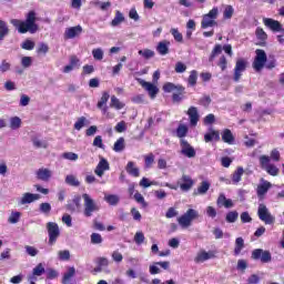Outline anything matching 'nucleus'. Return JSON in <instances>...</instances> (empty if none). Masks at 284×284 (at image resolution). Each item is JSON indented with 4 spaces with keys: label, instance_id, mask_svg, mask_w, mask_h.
<instances>
[{
    "label": "nucleus",
    "instance_id": "nucleus-6",
    "mask_svg": "<svg viewBox=\"0 0 284 284\" xmlns=\"http://www.w3.org/2000/svg\"><path fill=\"white\" fill-rule=\"evenodd\" d=\"M47 231L49 236V245H54L59 236H61V230L59 229V224H57L55 222H48Z\"/></svg>",
    "mask_w": 284,
    "mask_h": 284
},
{
    "label": "nucleus",
    "instance_id": "nucleus-54",
    "mask_svg": "<svg viewBox=\"0 0 284 284\" xmlns=\"http://www.w3.org/2000/svg\"><path fill=\"white\" fill-rule=\"evenodd\" d=\"M93 4L99 7L100 10H102V11H105V10H108V8L112 7V2H110V1H106V2L94 1Z\"/></svg>",
    "mask_w": 284,
    "mask_h": 284
},
{
    "label": "nucleus",
    "instance_id": "nucleus-19",
    "mask_svg": "<svg viewBox=\"0 0 284 284\" xmlns=\"http://www.w3.org/2000/svg\"><path fill=\"white\" fill-rule=\"evenodd\" d=\"M108 101H110V93L108 91H104L100 101L98 102V108L99 110H102L103 114L108 113Z\"/></svg>",
    "mask_w": 284,
    "mask_h": 284
},
{
    "label": "nucleus",
    "instance_id": "nucleus-4",
    "mask_svg": "<svg viewBox=\"0 0 284 284\" xmlns=\"http://www.w3.org/2000/svg\"><path fill=\"white\" fill-rule=\"evenodd\" d=\"M265 63H267V53L263 49H256L252 68L255 72H261L265 68Z\"/></svg>",
    "mask_w": 284,
    "mask_h": 284
},
{
    "label": "nucleus",
    "instance_id": "nucleus-30",
    "mask_svg": "<svg viewBox=\"0 0 284 284\" xmlns=\"http://www.w3.org/2000/svg\"><path fill=\"white\" fill-rule=\"evenodd\" d=\"M64 182L67 183V185H71V187H79V185H81L79 179H77V176L73 174L67 175Z\"/></svg>",
    "mask_w": 284,
    "mask_h": 284
},
{
    "label": "nucleus",
    "instance_id": "nucleus-58",
    "mask_svg": "<svg viewBox=\"0 0 284 284\" xmlns=\"http://www.w3.org/2000/svg\"><path fill=\"white\" fill-rule=\"evenodd\" d=\"M59 277V272H57V270L54 268H49L47 271V278L49 281H54V278H58Z\"/></svg>",
    "mask_w": 284,
    "mask_h": 284
},
{
    "label": "nucleus",
    "instance_id": "nucleus-55",
    "mask_svg": "<svg viewBox=\"0 0 284 284\" xmlns=\"http://www.w3.org/2000/svg\"><path fill=\"white\" fill-rule=\"evenodd\" d=\"M58 258L59 261H70V251H59L58 252Z\"/></svg>",
    "mask_w": 284,
    "mask_h": 284
},
{
    "label": "nucleus",
    "instance_id": "nucleus-25",
    "mask_svg": "<svg viewBox=\"0 0 284 284\" xmlns=\"http://www.w3.org/2000/svg\"><path fill=\"white\" fill-rule=\"evenodd\" d=\"M245 173V170L243 169V166H239L234 173L232 174V182L234 185H237V183H241V179L243 176V174Z\"/></svg>",
    "mask_w": 284,
    "mask_h": 284
},
{
    "label": "nucleus",
    "instance_id": "nucleus-28",
    "mask_svg": "<svg viewBox=\"0 0 284 284\" xmlns=\"http://www.w3.org/2000/svg\"><path fill=\"white\" fill-rule=\"evenodd\" d=\"M222 141H224V143H229V145H232L234 143V135L232 134V131L230 129H225L223 131Z\"/></svg>",
    "mask_w": 284,
    "mask_h": 284
},
{
    "label": "nucleus",
    "instance_id": "nucleus-16",
    "mask_svg": "<svg viewBox=\"0 0 284 284\" xmlns=\"http://www.w3.org/2000/svg\"><path fill=\"white\" fill-rule=\"evenodd\" d=\"M108 170H110V163L108 162V160H105V158H101L94 170V173L97 174V176H103V174Z\"/></svg>",
    "mask_w": 284,
    "mask_h": 284
},
{
    "label": "nucleus",
    "instance_id": "nucleus-60",
    "mask_svg": "<svg viewBox=\"0 0 284 284\" xmlns=\"http://www.w3.org/2000/svg\"><path fill=\"white\" fill-rule=\"evenodd\" d=\"M24 250L29 256H37L39 254V250L34 246L27 245L24 246Z\"/></svg>",
    "mask_w": 284,
    "mask_h": 284
},
{
    "label": "nucleus",
    "instance_id": "nucleus-8",
    "mask_svg": "<svg viewBox=\"0 0 284 284\" xmlns=\"http://www.w3.org/2000/svg\"><path fill=\"white\" fill-rule=\"evenodd\" d=\"M260 165L270 174L271 176H278V168L276 165L270 163V156L261 155L260 156Z\"/></svg>",
    "mask_w": 284,
    "mask_h": 284
},
{
    "label": "nucleus",
    "instance_id": "nucleus-20",
    "mask_svg": "<svg viewBox=\"0 0 284 284\" xmlns=\"http://www.w3.org/2000/svg\"><path fill=\"white\" fill-rule=\"evenodd\" d=\"M189 119H190V123L191 125H196V123H199V109H196V106H191L187 112H186Z\"/></svg>",
    "mask_w": 284,
    "mask_h": 284
},
{
    "label": "nucleus",
    "instance_id": "nucleus-41",
    "mask_svg": "<svg viewBox=\"0 0 284 284\" xmlns=\"http://www.w3.org/2000/svg\"><path fill=\"white\" fill-rule=\"evenodd\" d=\"M232 17H234V7L226 4L224 7V11H223V18L224 19H231Z\"/></svg>",
    "mask_w": 284,
    "mask_h": 284
},
{
    "label": "nucleus",
    "instance_id": "nucleus-38",
    "mask_svg": "<svg viewBox=\"0 0 284 284\" xmlns=\"http://www.w3.org/2000/svg\"><path fill=\"white\" fill-rule=\"evenodd\" d=\"M226 223H236L239 221V212L230 211L225 217Z\"/></svg>",
    "mask_w": 284,
    "mask_h": 284
},
{
    "label": "nucleus",
    "instance_id": "nucleus-9",
    "mask_svg": "<svg viewBox=\"0 0 284 284\" xmlns=\"http://www.w3.org/2000/svg\"><path fill=\"white\" fill-rule=\"evenodd\" d=\"M247 70V61L243 58L237 59L234 68L233 81L239 83L241 81V77H243V72Z\"/></svg>",
    "mask_w": 284,
    "mask_h": 284
},
{
    "label": "nucleus",
    "instance_id": "nucleus-56",
    "mask_svg": "<svg viewBox=\"0 0 284 284\" xmlns=\"http://www.w3.org/2000/svg\"><path fill=\"white\" fill-rule=\"evenodd\" d=\"M185 70H187V65H185V63L179 61L175 63V72L178 74H183V72H185Z\"/></svg>",
    "mask_w": 284,
    "mask_h": 284
},
{
    "label": "nucleus",
    "instance_id": "nucleus-11",
    "mask_svg": "<svg viewBox=\"0 0 284 284\" xmlns=\"http://www.w3.org/2000/svg\"><path fill=\"white\" fill-rule=\"evenodd\" d=\"M138 82L140 83V85H142V88H144V90H146L152 99H156V94H159L158 85H154L152 82H148L143 79H138Z\"/></svg>",
    "mask_w": 284,
    "mask_h": 284
},
{
    "label": "nucleus",
    "instance_id": "nucleus-48",
    "mask_svg": "<svg viewBox=\"0 0 284 284\" xmlns=\"http://www.w3.org/2000/svg\"><path fill=\"white\" fill-rule=\"evenodd\" d=\"M91 243L92 245H101V243H103V237L99 233H92Z\"/></svg>",
    "mask_w": 284,
    "mask_h": 284
},
{
    "label": "nucleus",
    "instance_id": "nucleus-64",
    "mask_svg": "<svg viewBox=\"0 0 284 284\" xmlns=\"http://www.w3.org/2000/svg\"><path fill=\"white\" fill-rule=\"evenodd\" d=\"M261 282V277L258 275L253 274L247 278V284H258Z\"/></svg>",
    "mask_w": 284,
    "mask_h": 284
},
{
    "label": "nucleus",
    "instance_id": "nucleus-59",
    "mask_svg": "<svg viewBox=\"0 0 284 284\" xmlns=\"http://www.w3.org/2000/svg\"><path fill=\"white\" fill-rule=\"evenodd\" d=\"M22 50H34V41L24 40L21 44Z\"/></svg>",
    "mask_w": 284,
    "mask_h": 284
},
{
    "label": "nucleus",
    "instance_id": "nucleus-14",
    "mask_svg": "<svg viewBox=\"0 0 284 284\" xmlns=\"http://www.w3.org/2000/svg\"><path fill=\"white\" fill-rule=\"evenodd\" d=\"M81 32H83V27L81 26L67 28L64 31V39H74L79 37Z\"/></svg>",
    "mask_w": 284,
    "mask_h": 284
},
{
    "label": "nucleus",
    "instance_id": "nucleus-13",
    "mask_svg": "<svg viewBox=\"0 0 284 284\" xmlns=\"http://www.w3.org/2000/svg\"><path fill=\"white\" fill-rule=\"evenodd\" d=\"M191 187H194V180L190 175L183 174L180 179V189L182 192H190Z\"/></svg>",
    "mask_w": 284,
    "mask_h": 284
},
{
    "label": "nucleus",
    "instance_id": "nucleus-42",
    "mask_svg": "<svg viewBox=\"0 0 284 284\" xmlns=\"http://www.w3.org/2000/svg\"><path fill=\"white\" fill-rule=\"evenodd\" d=\"M85 123H88V119L85 116H81L74 123V130L81 131V129L85 128Z\"/></svg>",
    "mask_w": 284,
    "mask_h": 284
},
{
    "label": "nucleus",
    "instance_id": "nucleus-49",
    "mask_svg": "<svg viewBox=\"0 0 284 284\" xmlns=\"http://www.w3.org/2000/svg\"><path fill=\"white\" fill-rule=\"evenodd\" d=\"M140 57H143L144 59H152L154 58V51L150 49H143L139 51Z\"/></svg>",
    "mask_w": 284,
    "mask_h": 284
},
{
    "label": "nucleus",
    "instance_id": "nucleus-7",
    "mask_svg": "<svg viewBox=\"0 0 284 284\" xmlns=\"http://www.w3.org/2000/svg\"><path fill=\"white\" fill-rule=\"evenodd\" d=\"M251 258L261 263H272V253L267 250L255 248L252 251Z\"/></svg>",
    "mask_w": 284,
    "mask_h": 284
},
{
    "label": "nucleus",
    "instance_id": "nucleus-61",
    "mask_svg": "<svg viewBox=\"0 0 284 284\" xmlns=\"http://www.w3.org/2000/svg\"><path fill=\"white\" fill-rule=\"evenodd\" d=\"M12 68V64L8 60H2L0 63V72H8Z\"/></svg>",
    "mask_w": 284,
    "mask_h": 284
},
{
    "label": "nucleus",
    "instance_id": "nucleus-45",
    "mask_svg": "<svg viewBox=\"0 0 284 284\" xmlns=\"http://www.w3.org/2000/svg\"><path fill=\"white\" fill-rule=\"evenodd\" d=\"M197 79H199V73L196 72V70L191 71L187 80L189 85H191L192 88L193 85H196Z\"/></svg>",
    "mask_w": 284,
    "mask_h": 284
},
{
    "label": "nucleus",
    "instance_id": "nucleus-43",
    "mask_svg": "<svg viewBox=\"0 0 284 284\" xmlns=\"http://www.w3.org/2000/svg\"><path fill=\"white\" fill-rule=\"evenodd\" d=\"M32 274L36 276H43L45 274V266H43V263H39L33 270Z\"/></svg>",
    "mask_w": 284,
    "mask_h": 284
},
{
    "label": "nucleus",
    "instance_id": "nucleus-44",
    "mask_svg": "<svg viewBox=\"0 0 284 284\" xmlns=\"http://www.w3.org/2000/svg\"><path fill=\"white\" fill-rule=\"evenodd\" d=\"M11 130H19L21 128V119L19 116H13L10 119Z\"/></svg>",
    "mask_w": 284,
    "mask_h": 284
},
{
    "label": "nucleus",
    "instance_id": "nucleus-2",
    "mask_svg": "<svg viewBox=\"0 0 284 284\" xmlns=\"http://www.w3.org/2000/svg\"><path fill=\"white\" fill-rule=\"evenodd\" d=\"M82 199L84 201V210L83 214L87 219H90L92 216L93 212H99L101 210V206L90 196L88 193L82 194Z\"/></svg>",
    "mask_w": 284,
    "mask_h": 284
},
{
    "label": "nucleus",
    "instance_id": "nucleus-52",
    "mask_svg": "<svg viewBox=\"0 0 284 284\" xmlns=\"http://www.w3.org/2000/svg\"><path fill=\"white\" fill-rule=\"evenodd\" d=\"M144 242L145 235L143 234V232H136L134 235V243H136V245H143Z\"/></svg>",
    "mask_w": 284,
    "mask_h": 284
},
{
    "label": "nucleus",
    "instance_id": "nucleus-31",
    "mask_svg": "<svg viewBox=\"0 0 284 284\" xmlns=\"http://www.w3.org/2000/svg\"><path fill=\"white\" fill-rule=\"evenodd\" d=\"M256 38L262 41L261 43H258V45H265V41H267V33L265 32V30H263V28L258 27L255 31Z\"/></svg>",
    "mask_w": 284,
    "mask_h": 284
},
{
    "label": "nucleus",
    "instance_id": "nucleus-3",
    "mask_svg": "<svg viewBox=\"0 0 284 284\" xmlns=\"http://www.w3.org/2000/svg\"><path fill=\"white\" fill-rule=\"evenodd\" d=\"M199 219V211L194 209H189L183 215L178 217V223L183 230L192 225V221Z\"/></svg>",
    "mask_w": 284,
    "mask_h": 284
},
{
    "label": "nucleus",
    "instance_id": "nucleus-50",
    "mask_svg": "<svg viewBox=\"0 0 284 284\" xmlns=\"http://www.w3.org/2000/svg\"><path fill=\"white\" fill-rule=\"evenodd\" d=\"M62 159H65L67 161H79V154L74 152H65L62 154Z\"/></svg>",
    "mask_w": 284,
    "mask_h": 284
},
{
    "label": "nucleus",
    "instance_id": "nucleus-40",
    "mask_svg": "<svg viewBox=\"0 0 284 284\" xmlns=\"http://www.w3.org/2000/svg\"><path fill=\"white\" fill-rule=\"evenodd\" d=\"M221 52H223V47L221 44H216L211 52L209 61H214V59H216Z\"/></svg>",
    "mask_w": 284,
    "mask_h": 284
},
{
    "label": "nucleus",
    "instance_id": "nucleus-36",
    "mask_svg": "<svg viewBox=\"0 0 284 284\" xmlns=\"http://www.w3.org/2000/svg\"><path fill=\"white\" fill-rule=\"evenodd\" d=\"M110 105L111 108H115V110H123V108L125 106V104H123L116 95L111 97Z\"/></svg>",
    "mask_w": 284,
    "mask_h": 284
},
{
    "label": "nucleus",
    "instance_id": "nucleus-29",
    "mask_svg": "<svg viewBox=\"0 0 284 284\" xmlns=\"http://www.w3.org/2000/svg\"><path fill=\"white\" fill-rule=\"evenodd\" d=\"M205 143H210L211 141H221V135L219 134V131L212 130L210 133H206L204 135Z\"/></svg>",
    "mask_w": 284,
    "mask_h": 284
},
{
    "label": "nucleus",
    "instance_id": "nucleus-57",
    "mask_svg": "<svg viewBox=\"0 0 284 284\" xmlns=\"http://www.w3.org/2000/svg\"><path fill=\"white\" fill-rule=\"evenodd\" d=\"M134 200L136 201V203H140L142 207H148V202H145V197H143L141 193L136 192L134 194Z\"/></svg>",
    "mask_w": 284,
    "mask_h": 284
},
{
    "label": "nucleus",
    "instance_id": "nucleus-39",
    "mask_svg": "<svg viewBox=\"0 0 284 284\" xmlns=\"http://www.w3.org/2000/svg\"><path fill=\"white\" fill-rule=\"evenodd\" d=\"M19 221H21V212H11L8 219V223H11V225H16V223H18Z\"/></svg>",
    "mask_w": 284,
    "mask_h": 284
},
{
    "label": "nucleus",
    "instance_id": "nucleus-34",
    "mask_svg": "<svg viewBox=\"0 0 284 284\" xmlns=\"http://www.w3.org/2000/svg\"><path fill=\"white\" fill-rule=\"evenodd\" d=\"M39 210L41 214H44L45 216H50V212H52V205L48 202H43L40 204Z\"/></svg>",
    "mask_w": 284,
    "mask_h": 284
},
{
    "label": "nucleus",
    "instance_id": "nucleus-22",
    "mask_svg": "<svg viewBox=\"0 0 284 284\" xmlns=\"http://www.w3.org/2000/svg\"><path fill=\"white\" fill-rule=\"evenodd\" d=\"M163 90L165 92H184L185 91V88L181 84H174L172 82H166L164 85H163Z\"/></svg>",
    "mask_w": 284,
    "mask_h": 284
},
{
    "label": "nucleus",
    "instance_id": "nucleus-27",
    "mask_svg": "<svg viewBox=\"0 0 284 284\" xmlns=\"http://www.w3.org/2000/svg\"><path fill=\"white\" fill-rule=\"evenodd\" d=\"M128 174H130L131 176H140V171H139V168H136L134 165V162L130 161L128 162L126 164V168H125Z\"/></svg>",
    "mask_w": 284,
    "mask_h": 284
},
{
    "label": "nucleus",
    "instance_id": "nucleus-32",
    "mask_svg": "<svg viewBox=\"0 0 284 284\" xmlns=\"http://www.w3.org/2000/svg\"><path fill=\"white\" fill-rule=\"evenodd\" d=\"M243 247H245V240H243V237H237L235 240V248H234L235 256H239V254H241V252L243 251Z\"/></svg>",
    "mask_w": 284,
    "mask_h": 284
},
{
    "label": "nucleus",
    "instance_id": "nucleus-53",
    "mask_svg": "<svg viewBox=\"0 0 284 284\" xmlns=\"http://www.w3.org/2000/svg\"><path fill=\"white\" fill-rule=\"evenodd\" d=\"M144 163L145 168L150 169L154 164V154L149 153L148 155L144 156Z\"/></svg>",
    "mask_w": 284,
    "mask_h": 284
},
{
    "label": "nucleus",
    "instance_id": "nucleus-23",
    "mask_svg": "<svg viewBox=\"0 0 284 284\" xmlns=\"http://www.w3.org/2000/svg\"><path fill=\"white\" fill-rule=\"evenodd\" d=\"M211 183L209 181H202L200 186L197 187L196 191H194V195L197 196V194H200L201 196L207 194V191L210 190L211 187Z\"/></svg>",
    "mask_w": 284,
    "mask_h": 284
},
{
    "label": "nucleus",
    "instance_id": "nucleus-18",
    "mask_svg": "<svg viewBox=\"0 0 284 284\" xmlns=\"http://www.w3.org/2000/svg\"><path fill=\"white\" fill-rule=\"evenodd\" d=\"M214 252L210 251H201L197 253V255L194 258L195 263H205V261H210V258H214Z\"/></svg>",
    "mask_w": 284,
    "mask_h": 284
},
{
    "label": "nucleus",
    "instance_id": "nucleus-47",
    "mask_svg": "<svg viewBox=\"0 0 284 284\" xmlns=\"http://www.w3.org/2000/svg\"><path fill=\"white\" fill-rule=\"evenodd\" d=\"M176 135L179 136V139L187 136V126H185L184 124H180L176 129Z\"/></svg>",
    "mask_w": 284,
    "mask_h": 284
},
{
    "label": "nucleus",
    "instance_id": "nucleus-37",
    "mask_svg": "<svg viewBox=\"0 0 284 284\" xmlns=\"http://www.w3.org/2000/svg\"><path fill=\"white\" fill-rule=\"evenodd\" d=\"M114 152H123L125 150V139L120 138L116 140V142L113 145Z\"/></svg>",
    "mask_w": 284,
    "mask_h": 284
},
{
    "label": "nucleus",
    "instance_id": "nucleus-33",
    "mask_svg": "<svg viewBox=\"0 0 284 284\" xmlns=\"http://www.w3.org/2000/svg\"><path fill=\"white\" fill-rule=\"evenodd\" d=\"M124 21L125 17H123V13H121V11H116L114 19L111 21V26L116 28V26H121Z\"/></svg>",
    "mask_w": 284,
    "mask_h": 284
},
{
    "label": "nucleus",
    "instance_id": "nucleus-35",
    "mask_svg": "<svg viewBox=\"0 0 284 284\" xmlns=\"http://www.w3.org/2000/svg\"><path fill=\"white\" fill-rule=\"evenodd\" d=\"M104 201L109 203V205H119V201H121V199L119 195L109 194L104 196Z\"/></svg>",
    "mask_w": 284,
    "mask_h": 284
},
{
    "label": "nucleus",
    "instance_id": "nucleus-15",
    "mask_svg": "<svg viewBox=\"0 0 284 284\" xmlns=\"http://www.w3.org/2000/svg\"><path fill=\"white\" fill-rule=\"evenodd\" d=\"M270 187H272V183L267 182L266 180H261V184L257 185L256 194L258 199H263L270 191Z\"/></svg>",
    "mask_w": 284,
    "mask_h": 284
},
{
    "label": "nucleus",
    "instance_id": "nucleus-21",
    "mask_svg": "<svg viewBox=\"0 0 284 284\" xmlns=\"http://www.w3.org/2000/svg\"><path fill=\"white\" fill-rule=\"evenodd\" d=\"M156 52L161 54V57H165V54H170V41L164 40L158 43Z\"/></svg>",
    "mask_w": 284,
    "mask_h": 284
},
{
    "label": "nucleus",
    "instance_id": "nucleus-5",
    "mask_svg": "<svg viewBox=\"0 0 284 284\" xmlns=\"http://www.w3.org/2000/svg\"><path fill=\"white\" fill-rule=\"evenodd\" d=\"M257 216L265 225H274L276 217L272 215L270 209L265 204H260L257 209Z\"/></svg>",
    "mask_w": 284,
    "mask_h": 284
},
{
    "label": "nucleus",
    "instance_id": "nucleus-62",
    "mask_svg": "<svg viewBox=\"0 0 284 284\" xmlns=\"http://www.w3.org/2000/svg\"><path fill=\"white\" fill-rule=\"evenodd\" d=\"M32 143H33L34 148H38V149L43 148L45 150V148H48V142H43L37 138H34L32 140Z\"/></svg>",
    "mask_w": 284,
    "mask_h": 284
},
{
    "label": "nucleus",
    "instance_id": "nucleus-51",
    "mask_svg": "<svg viewBox=\"0 0 284 284\" xmlns=\"http://www.w3.org/2000/svg\"><path fill=\"white\" fill-rule=\"evenodd\" d=\"M93 148H100V150H104L105 145L103 144V138L101 135H97L93 140Z\"/></svg>",
    "mask_w": 284,
    "mask_h": 284
},
{
    "label": "nucleus",
    "instance_id": "nucleus-24",
    "mask_svg": "<svg viewBox=\"0 0 284 284\" xmlns=\"http://www.w3.org/2000/svg\"><path fill=\"white\" fill-rule=\"evenodd\" d=\"M214 26H219L216 20L209 18L207 16H203L202 22H201V28L203 30H207V28H214Z\"/></svg>",
    "mask_w": 284,
    "mask_h": 284
},
{
    "label": "nucleus",
    "instance_id": "nucleus-26",
    "mask_svg": "<svg viewBox=\"0 0 284 284\" xmlns=\"http://www.w3.org/2000/svg\"><path fill=\"white\" fill-rule=\"evenodd\" d=\"M8 34H10V28L8 27V23L3 20H0V41H3Z\"/></svg>",
    "mask_w": 284,
    "mask_h": 284
},
{
    "label": "nucleus",
    "instance_id": "nucleus-1",
    "mask_svg": "<svg viewBox=\"0 0 284 284\" xmlns=\"http://www.w3.org/2000/svg\"><path fill=\"white\" fill-rule=\"evenodd\" d=\"M10 23L14 26L20 34H26V32L34 34L39 31V24L37 23V12L34 11L28 12L26 21L12 19Z\"/></svg>",
    "mask_w": 284,
    "mask_h": 284
},
{
    "label": "nucleus",
    "instance_id": "nucleus-17",
    "mask_svg": "<svg viewBox=\"0 0 284 284\" xmlns=\"http://www.w3.org/2000/svg\"><path fill=\"white\" fill-rule=\"evenodd\" d=\"M39 199H41L40 194L24 193L20 200V205H28L30 203H34V201H39Z\"/></svg>",
    "mask_w": 284,
    "mask_h": 284
},
{
    "label": "nucleus",
    "instance_id": "nucleus-46",
    "mask_svg": "<svg viewBox=\"0 0 284 284\" xmlns=\"http://www.w3.org/2000/svg\"><path fill=\"white\" fill-rule=\"evenodd\" d=\"M103 49L98 48L92 50V57L95 61H103Z\"/></svg>",
    "mask_w": 284,
    "mask_h": 284
},
{
    "label": "nucleus",
    "instance_id": "nucleus-63",
    "mask_svg": "<svg viewBox=\"0 0 284 284\" xmlns=\"http://www.w3.org/2000/svg\"><path fill=\"white\" fill-rule=\"evenodd\" d=\"M21 65L23 68H30V65H32V58L31 57H23L21 59Z\"/></svg>",
    "mask_w": 284,
    "mask_h": 284
},
{
    "label": "nucleus",
    "instance_id": "nucleus-10",
    "mask_svg": "<svg viewBox=\"0 0 284 284\" xmlns=\"http://www.w3.org/2000/svg\"><path fill=\"white\" fill-rule=\"evenodd\" d=\"M181 154H183L187 159H194V156H196V150H194V146H192L190 142H187V140L182 139Z\"/></svg>",
    "mask_w": 284,
    "mask_h": 284
},
{
    "label": "nucleus",
    "instance_id": "nucleus-12",
    "mask_svg": "<svg viewBox=\"0 0 284 284\" xmlns=\"http://www.w3.org/2000/svg\"><path fill=\"white\" fill-rule=\"evenodd\" d=\"M52 170L48 168H40L36 171V178L38 181H43V183H48L52 179Z\"/></svg>",
    "mask_w": 284,
    "mask_h": 284
}]
</instances>
